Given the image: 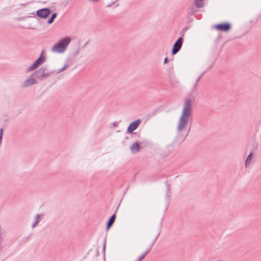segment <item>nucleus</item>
I'll use <instances>...</instances> for the list:
<instances>
[{
    "mask_svg": "<svg viewBox=\"0 0 261 261\" xmlns=\"http://www.w3.org/2000/svg\"><path fill=\"white\" fill-rule=\"evenodd\" d=\"M192 113V100L191 99L186 100L181 114L179 118L177 126V130L181 132L187 125L188 121L191 116Z\"/></svg>",
    "mask_w": 261,
    "mask_h": 261,
    "instance_id": "nucleus-1",
    "label": "nucleus"
},
{
    "mask_svg": "<svg viewBox=\"0 0 261 261\" xmlns=\"http://www.w3.org/2000/svg\"><path fill=\"white\" fill-rule=\"evenodd\" d=\"M70 41L71 38L69 37H64L53 46L51 50L54 52L62 53L66 50Z\"/></svg>",
    "mask_w": 261,
    "mask_h": 261,
    "instance_id": "nucleus-2",
    "label": "nucleus"
},
{
    "mask_svg": "<svg viewBox=\"0 0 261 261\" xmlns=\"http://www.w3.org/2000/svg\"><path fill=\"white\" fill-rule=\"evenodd\" d=\"M54 73V71L49 70L46 67H42L33 73L32 76H34L35 79L38 80L42 81L48 78Z\"/></svg>",
    "mask_w": 261,
    "mask_h": 261,
    "instance_id": "nucleus-3",
    "label": "nucleus"
},
{
    "mask_svg": "<svg viewBox=\"0 0 261 261\" xmlns=\"http://www.w3.org/2000/svg\"><path fill=\"white\" fill-rule=\"evenodd\" d=\"M46 61V57L44 55V51H42L39 57L27 69V72H30L37 68L40 65L42 64Z\"/></svg>",
    "mask_w": 261,
    "mask_h": 261,
    "instance_id": "nucleus-4",
    "label": "nucleus"
},
{
    "mask_svg": "<svg viewBox=\"0 0 261 261\" xmlns=\"http://www.w3.org/2000/svg\"><path fill=\"white\" fill-rule=\"evenodd\" d=\"M51 13V11L48 8H44L37 10L36 12L35 15L42 19H45L48 17L49 14ZM33 15H35V13H32Z\"/></svg>",
    "mask_w": 261,
    "mask_h": 261,
    "instance_id": "nucleus-5",
    "label": "nucleus"
},
{
    "mask_svg": "<svg viewBox=\"0 0 261 261\" xmlns=\"http://www.w3.org/2000/svg\"><path fill=\"white\" fill-rule=\"evenodd\" d=\"M231 28V24L228 22L218 23L215 25V28L217 30L224 32H228L230 30Z\"/></svg>",
    "mask_w": 261,
    "mask_h": 261,
    "instance_id": "nucleus-6",
    "label": "nucleus"
},
{
    "mask_svg": "<svg viewBox=\"0 0 261 261\" xmlns=\"http://www.w3.org/2000/svg\"><path fill=\"white\" fill-rule=\"evenodd\" d=\"M183 40L182 37H180L174 43L171 51L172 55H175L180 50L182 45Z\"/></svg>",
    "mask_w": 261,
    "mask_h": 261,
    "instance_id": "nucleus-7",
    "label": "nucleus"
},
{
    "mask_svg": "<svg viewBox=\"0 0 261 261\" xmlns=\"http://www.w3.org/2000/svg\"><path fill=\"white\" fill-rule=\"evenodd\" d=\"M141 123V120L138 119L133 122H132L128 125L127 128V133L129 134L132 133L135 130H136L139 126Z\"/></svg>",
    "mask_w": 261,
    "mask_h": 261,
    "instance_id": "nucleus-8",
    "label": "nucleus"
},
{
    "mask_svg": "<svg viewBox=\"0 0 261 261\" xmlns=\"http://www.w3.org/2000/svg\"><path fill=\"white\" fill-rule=\"evenodd\" d=\"M32 76H33L31 75L29 78L24 81L21 86L22 88H26L37 83V82L35 80V77L34 78Z\"/></svg>",
    "mask_w": 261,
    "mask_h": 261,
    "instance_id": "nucleus-9",
    "label": "nucleus"
},
{
    "mask_svg": "<svg viewBox=\"0 0 261 261\" xmlns=\"http://www.w3.org/2000/svg\"><path fill=\"white\" fill-rule=\"evenodd\" d=\"M118 208H119V205L117 206L114 214H113L110 217V218L109 219V220L107 223V227H106L107 230H108L114 224V223L115 221L116 218V213H117V210L118 209Z\"/></svg>",
    "mask_w": 261,
    "mask_h": 261,
    "instance_id": "nucleus-10",
    "label": "nucleus"
},
{
    "mask_svg": "<svg viewBox=\"0 0 261 261\" xmlns=\"http://www.w3.org/2000/svg\"><path fill=\"white\" fill-rule=\"evenodd\" d=\"M159 234H160V232H159L158 233V234H156V236H155V237L153 239L152 242L151 243V244H150V245L149 246L148 248L141 255V256L142 257H143L144 258H145L146 255L150 252L151 249L152 248V247L153 246L154 243L155 242L156 240H157Z\"/></svg>",
    "mask_w": 261,
    "mask_h": 261,
    "instance_id": "nucleus-11",
    "label": "nucleus"
},
{
    "mask_svg": "<svg viewBox=\"0 0 261 261\" xmlns=\"http://www.w3.org/2000/svg\"><path fill=\"white\" fill-rule=\"evenodd\" d=\"M140 146L138 142L133 143L130 147V150L133 153H136L140 151Z\"/></svg>",
    "mask_w": 261,
    "mask_h": 261,
    "instance_id": "nucleus-12",
    "label": "nucleus"
},
{
    "mask_svg": "<svg viewBox=\"0 0 261 261\" xmlns=\"http://www.w3.org/2000/svg\"><path fill=\"white\" fill-rule=\"evenodd\" d=\"M169 77V82L172 85H175L176 84L178 83V79L176 78L175 75H172Z\"/></svg>",
    "mask_w": 261,
    "mask_h": 261,
    "instance_id": "nucleus-13",
    "label": "nucleus"
},
{
    "mask_svg": "<svg viewBox=\"0 0 261 261\" xmlns=\"http://www.w3.org/2000/svg\"><path fill=\"white\" fill-rule=\"evenodd\" d=\"M204 0H195V5L198 8H201L204 6Z\"/></svg>",
    "mask_w": 261,
    "mask_h": 261,
    "instance_id": "nucleus-14",
    "label": "nucleus"
},
{
    "mask_svg": "<svg viewBox=\"0 0 261 261\" xmlns=\"http://www.w3.org/2000/svg\"><path fill=\"white\" fill-rule=\"evenodd\" d=\"M197 12V10L194 8V6L190 7L188 9V15L190 16L193 15L196 12Z\"/></svg>",
    "mask_w": 261,
    "mask_h": 261,
    "instance_id": "nucleus-15",
    "label": "nucleus"
},
{
    "mask_svg": "<svg viewBox=\"0 0 261 261\" xmlns=\"http://www.w3.org/2000/svg\"><path fill=\"white\" fill-rule=\"evenodd\" d=\"M57 14L56 13H53L50 17L47 20V23L51 24L54 20L55 18L57 17Z\"/></svg>",
    "mask_w": 261,
    "mask_h": 261,
    "instance_id": "nucleus-16",
    "label": "nucleus"
},
{
    "mask_svg": "<svg viewBox=\"0 0 261 261\" xmlns=\"http://www.w3.org/2000/svg\"><path fill=\"white\" fill-rule=\"evenodd\" d=\"M66 62H67V63L65 64L63 66V67L57 72V74L63 71L69 66V65L68 63L70 62V59L67 60L66 61Z\"/></svg>",
    "mask_w": 261,
    "mask_h": 261,
    "instance_id": "nucleus-17",
    "label": "nucleus"
},
{
    "mask_svg": "<svg viewBox=\"0 0 261 261\" xmlns=\"http://www.w3.org/2000/svg\"><path fill=\"white\" fill-rule=\"evenodd\" d=\"M252 156V151H251L249 154L247 156V159L245 161V166L246 167L248 164L250 163L251 159Z\"/></svg>",
    "mask_w": 261,
    "mask_h": 261,
    "instance_id": "nucleus-18",
    "label": "nucleus"
},
{
    "mask_svg": "<svg viewBox=\"0 0 261 261\" xmlns=\"http://www.w3.org/2000/svg\"><path fill=\"white\" fill-rule=\"evenodd\" d=\"M167 72H168V74L169 77L170 76L174 75V70H173V66H172L169 67L167 70Z\"/></svg>",
    "mask_w": 261,
    "mask_h": 261,
    "instance_id": "nucleus-19",
    "label": "nucleus"
},
{
    "mask_svg": "<svg viewBox=\"0 0 261 261\" xmlns=\"http://www.w3.org/2000/svg\"><path fill=\"white\" fill-rule=\"evenodd\" d=\"M188 30V28L187 27H185L183 28L180 32V33H182V35L181 37H182V36H184V33L186 32V31Z\"/></svg>",
    "mask_w": 261,
    "mask_h": 261,
    "instance_id": "nucleus-20",
    "label": "nucleus"
},
{
    "mask_svg": "<svg viewBox=\"0 0 261 261\" xmlns=\"http://www.w3.org/2000/svg\"><path fill=\"white\" fill-rule=\"evenodd\" d=\"M165 185L167 187V189L168 191H169L170 190V184H169L167 181H165Z\"/></svg>",
    "mask_w": 261,
    "mask_h": 261,
    "instance_id": "nucleus-21",
    "label": "nucleus"
},
{
    "mask_svg": "<svg viewBox=\"0 0 261 261\" xmlns=\"http://www.w3.org/2000/svg\"><path fill=\"white\" fill-rule=\"evenodd\" d=\"M206 71H204L197 78V80H196V83H198V82L199 81V80H200V79L201 78V77L202 76V75L205 73Z\"/></svg>",
    "mask_w": 261,
    "mask_h": 261,
    "instance_id": "nucleus-22",
    "label": "nucleus"
},
{
    "mask_svg": "<svg viewBox=\"0 0 261 261\" xmlns=\"http://www.w3.org/2000/svg\"><path fill=\"white\" fill-rule=\"evenodd\" d=\"M4 129L3 128H0V140H2Z\"/></svg>",
    "mask_w": 261,
    "mask_h": 261,
    "instance_id": "nucleus-23",
    "label": "nucleus"
},
{
    "mask_svg": "<svg viewBox=\"0 0 261 261\" xmlns=\"http://www.w3.org/2000/svg\"><path fill=\"white\" fill-rule=\"evenodd\" d=\"M39 222V220H36L35 222L33 224L32 227H34L36 225H37Z\"/></svg>",
    "mask_w": 261,
    "mask_h": 261,
    "instance_id": "nucleus-24",
    "label": "nucleus"
},
{
    "mask_svg": "<svg viewBox=\"0 0 261 261\" xmlns=\"http://www.w3.org/2000/svg\"><path fill=\"white\" fill-rule=\"evenodd\" d=\"M144 258L141 255L135 261H142Z\"/></svg>",
    "mask_w": 261,
    "mask_h": 261,
    "instance_id": "nucleus-25",
    "label": "nucleus"
},
{
    "mask_svg": "<svg viewBox=\"0 0 261 261\" xmlns=\"http://www.w3.org/2000/svg\"><path fill=\"white\" fill-rule=\"evenodd\" d=\"M40 215L39 214H37L35 217V220H37L40 221Z\"/></svg>",
    "mask_w": 261,
    "mask_h": 261,
    "instance_id": "nucleus-26",
    "label": "nucleus"
},
{
    "mask_svg": "<svg viewBox=\"0 0 261 261\" xmlns=\"http://www.w3.org/2000/svg\"><path fill=\"white\" fill-rule=\"evenodd\" d=\"M79 51H80V49L79 48V49H77V50L75 51V52L74 53V55L75 56H77V55L79 54Z\"/></svg>",
    "mask_w": 261,
    "mask_h": 261,
    "instance_id": "nucleus-27",
    "label": "nucleus"
},
{
    "mask_svg": "<svg viewBox=\"0 0 261 261\" xmlns=\"http://www.w3.org/2000/svg\"><path fill=\"white\" fill-rule=\"evenodd\" d=\"M168 62V59L167 58H165L164 61V64H167Z\"/></svg>",
    "mask_w": 261,
    "mask_h": 261,
    "instance_id": "nucleus-28",
    "label": "nucleus"
},
{
    "mask_svg": "<svg viewBox=\"0 0 261 261\" xmlns=\"http://www.w3.org/2000/svg\"><path fill=\"white\" fill-rule=\"evenodd\" d=\"M99 1L100 0H88L89 2H93V3H96Z\"/></svg>",
    "mask_w": 261,
    "mask_h": 261,
    "instance_id": "nucleus-29",
    "label": "nucleus"
},
{
    "mask_svg": "<svg viewBox=\"0 0 261 261\" xmlns=\"http://www.w3.org/2000/svg\"><path fill=\"white\" fill-rule=\"evenodd\" d=\"M102 249H103V252H105V249H106V242L104 243V244L103 245Z\"/></svg>",
    "mask_w": 261,
    "mask_h": 261,
    "instance_id": "nucleus-30",
    "label": "nucleus"
},
{
    "mask_svg": "<svg viewBox=\"0 0 261 261\" xmlns=\"http://www.w3.org/2000/svg\"><path fill=\"white\" fill-rule=\"evenodd\" d=\"M113 125H114V126H115V127L117 126H118V124H117V122H114L113 123Z\"/></svg>",
    "mask_w": 261,
    "mask_h": 261,
    "instance_id": "nucleus-31",
    "label": "nucleus"
},
{
    "mask_svg": "<svg viewBox=\"0 0 261 261\" xmlns=\"http://www.w3.org/2000/svg\"><path fill=\"white\" fill-rule=\"evenodd\" d=\"M197 84H198V83H197L196 82L195 84H194V87H193L194 89H195L196 87Z\"/></svg>",
    "mask_w": 261,
    "mask_h": 261,
    "instance_id": "nucleus-32",
    "label": "nucleus"
},
{
    "mask_svg": "<svg viewBox=\"0 0 261 261\" xmlns=\"http://www.w3.org/2000/svg\"><path fill=\"white\" fill-rule=\"evenodd\" d=\"M87 43H88L87 42V43H86L84 45L83 47H84L85 46H86V45L87 44Z\"/></svg>",
    "mask_w": 261,
    "mask_h": 261,
    "instance_id": "nucleus-33",
    "label": "nucleus"
},
{
    "mask_svg": "<svg viewBox=\"0 0 261 261\" xmlns=\"http://www.w3.org/2000/svg\"><path fill=\"white\" fill-rule=\"evenodd\" d=\"M70 0H68L66 3V5H67L68 4V3L69 2Z\"/></svg>",
    "mask_w": 261,
    "mask_h": 261,
    "instance_id": "nucleus-34",
    "label": "nucleus"
},
{
    "mask_svg": "<svg viewBox=\"0 0 261 261\" xmlns=\"http://www.w3.org/2000/svg\"><path fill=\"white\" fill-rule=\"evenodd\" d=\"M2 140H0V143L1 142Z\"/></svg>",
    "mask_w": 261,
    "mask_h": 261,
    "instance_id": "nucleus-35",
    "label": "nucleus"
}]
</instances>
